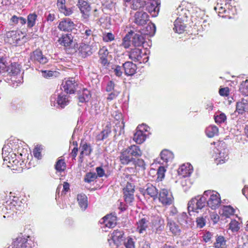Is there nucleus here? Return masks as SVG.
<instances>
[{"instance_id":"obj_1","label":"nucleus","mask_w":248,"mask_h":248,"mask_svg":"<svg viewBox=\"0 0 248 248\" xmlns=\"http://www.w3.org/2000/svg\"><path fill=\"white\" fill-rule=\"evenodd\" d=\"M142 155V152L139 146L131 145L122 150L119 158L121 164L127 165L133 162L134 157L138 158Z\"/></svg>"},{"instance_id":"obj_2","label":"nucleus","mask_w":248,"mask_h":248,"mask_svg":"<svg viewBox=\"0 0 248 248\" xmlns=\"http://www.w3.org/2000/svg\"><path fill=\"white\" fill-rule=\"evenodd\" d=\"M3 205L7 213L13 214L24 211L27 204L22 203L18 197L14 196L12 199L10 198L6 201Z\"/></svg>"},{"instance_id":"obj_3","label":"nucleus","mask_w":248,"mask_h":248,"mask_svg":"<svg viewBox=\"0 0 248 248\" xmlns=\"http://www.w3.org/2000/svg\"><path fill=\"white\" fill-rule=\"evenodd\" d=\"M206 198L204 196H197L192 198L188 203V211L190 212H199V210L202 209L206 204Z\"/></svg>"},{"instance_id":"obj_4","label":"nucleus","mask_w":248,"mask_h":248,"mask_svg":"<svg viewBox=\"0 0 248 248\" xmlns=\"http://www.w3.org/2000/svg\"><path fill=\"white\" fill-rule=\"evenodd\" d=\"M204 196H209L206 203L210 208L216 210L218 208L221 204V201L219 194L217 192L208 190L204 192Z\"/></svg>"},{"instance_id":"obj_5","label":"nucleus","mask_w":248,"mask_h":248,"mask_svg":"<svg viewBox=\"0 0 248 248\" xmlns=\"http://www.w3.org/2000/svg\"><path fill=\"white\" fill-rule=\"evenodd\" d=\"M157 198L159 202L164 206L170 205L174 201L172 193L167 188H162L160 190Z\"/></svg>"},{"instance_id":"obj_6","label":"nucleus","mask_w":248,"mask_h":248,"mask_svg":"<svg viewBox=\"0 0 248 248\" xmlns=\"http://www.w3.org/2000/svg\"><path fill=\"white\" fill-rule=\"evenodd\" d=\"M229 5L227 3H225L223 5L222 3H217V5L214 7V10L218 15L224 18H232L234 15L233 12L228 7Z\"/></svg>"},{"instance_id":"obj_7","label":"nucleus","mask_w":248,"mask_h":248,"mask_svg":"<svg viewBox=\"0 0 248 248\" xmlns=\"http://www.w3.org/2000/svg\"><path fill=\"white\" fill-rule=\"evenodd\" d=\"M6 160L8 161L9 167H11L12 170L20 171L22 170L24 167V162L21 159L19 158V156L14 154L12 153L7 156Z\"/></svg>"},{"instance_id":"obj_8","label":"nucleus","mask_w":248,"mask_h":248,"mask_svg":"<svg viewBox=\"0 0 248 248\" xmlns=\"http://www.w3.org/2000/svg\"><path fill=\"white\" fill-rule=\"evenodd\" d=\"M135 186L131 183H127L123 188V197L124 202L129 205L134 200Z\"/></svg>"},{"instance_id":"obj_9","label":"nucleus","mask_w":248,"mask_h":248,"mask_svg":"<svg viewBox=\"0 0 248 248\" xmlns=\"http://www.w3.org/2000/svg\"><path fill=\"white\" fill-rule=\"evenodd\" d=\"M62 86L65 92L72 94L75 92L78 84L74 78H65L62 81Z\"/></svg>"},{"instance_id":"obj_10","label":"nucleus","mask_w":248,"mask_h":248,"mask_svg":"<svg viewBox=\"0 0 248 248\" xmlns=\"http://www.w3.org/2000/svg\"><path fill=\"white\" fill-rule=\"evenodd\" d=\"M145 125H139L136 128V131L134 134L133 140L137 144L142 143L146 139Z\"/></svg>"},{"instance_id":"obj_11","label":"nucleus","mask_w":248,"mask_h":248,"mask_svg":"<svg viewBox=\"0 0 248 248\" xmlns=\"http://www.w3.org/2000/svg\"><path fill=\"white\" fill-rule=\"evenodd\" d=\"M31 240L30 236L27 238L23 236H18L13 242L12 248H30Z\"/></svg>"},{"instance_id":"obj_12","label":"nucleus","mask_w":248,"mask_h":248,"mask_svg":"<svg viewBox=\"0 0 248 248\" xmlns=\"http://www.w3.org/2000/svg\"><path fill=\"white\" fill-rule=\"evenodd\" d=\"M77 6L84 19H88L91 13V7L89 3L84 0H78Z\"/></svg>"},{"instance_id":"obj_13","label":"nucleus","mask_w":248,"mask_h":248,"mask_svg":"<svg viewBox=\"0 0 248 248\" xmlns=\"http://www.w3.org/2000/svg\"><path fill=\"white\" fill-rule=\"evenodd\" d=\"M134 18V22L138 26H143L149 20V15L143 11L136 12Z\"/></svg>"},{"instance_id":"obj_14","label":"nucleus","mask_w":248,"mask_h":248,"mask_svg":"<svg viewBox=\"0 0 248 248\" xmlns=\"http://www.w3.org/2000/svg\"><path fill=\"white\" fill-rule=\"evenodd\" d=\"M30 60L34 63L38 62L43 64L48 62L46 57L43 55L42 51L39 49H37L31 53Z\"/></svg>"},{"instance_id":"obj_15","label":"nucleus","mask_w":248,"mask_h":248,"mask_svg":"<svg viewBox=\"0 0 248 248\" xmlns=\"http://www.w3.org/2000/svg\"><path fill=\"white\" fill-rule=\"evenodd\" d=\"M75 24L69 18H65L60 22L58 28L62 31L69 32L75 28Z\"/></svg>"},{"instance_id":"obj_16","label":"nucleus","mask_w":248,"mask_h":248,"mask_svg":"<svg viewBox=\"0 0 248 248\" xmlns=\"http://www.w3.org/2000/svg\"><path fill=\"white\" fill-rule=\"evenodd\" d=\"M166 228L173 235L178 236L181 234V229L180 226L174 220L168 217H167Z\"/></svg>"},{"instance_id":"obj_17","label":"nucleus","mask_w":248,"mask_h":248,"mask_svg":"<svg viewBox=\"0 0 248 248\" xmlns=\"http://www.w3.org/2000/svg\"><path fill=\"white\" fill-rule=\"evenodd\" d=\"M128 53L129 58L134 62L141 63L143 56H145L142 49L138 48L131 49Z\"/></svg>"},{"instance_id":"obj_18","label":"nucleus","mask_w":248,"mask_h":248,"mask_svg":"<svg viewBox=\"0 0 248 248\" xmlns=\"http://www.w3.org/2000/svg\"><path fill=\"white\" fill-rule=\"evenodd\" d=\"M78 55L82 58H85L93 53V49L89 44L81 43L78 48Z\"/></svg>"},{"instance_id":"obj_19","label":"nucleus","mask_w":248,"mask_h":248,"mask_svg":"<svg viewBox=\"0 0 248 248\" xmlns=\"http://www.w3.org/2000/svg\"><path fill=\"white\" fill-rule=\"evenodd\" d=\"M177 172L181 177H188L193 172V167L189 163L183 164L178 168Z\"/></svg>"},{"instance_id":"obj_20","label":"nucleus","mask_w":248,"mask_h":248,"mask_svg":"<svg viewBox=\"0 0 248 248\" xmlns=\"http://www.w3.org/2000/svg\"><path fill=\"white\" fill-rule=\"evenodd\" d=\"M100 223L106 227L113 228L117 224V217L112 214L107 215L101 219Z\"/></svg>"},{"instance_id":"obj_21","label":"nucleus","mask_w":248,"mask_h":248,"mask_svg":"<svg viewBox=\"0 0 248 248\" xmlns=\"http://www.w3.org/2000/svg\"><path fill=\"white\" fill-rule=\"evenodd\" d=\"M19 40H20L19 34L16 31L6 32L4 38L5 42L12 45L17 44Z\"/></svg>"},{"instance_id":"obj_22","label":"nucleus","mask_w":248,"mask_h":248,"mask_svg":"<svg viewBox=\"0 0 248 248\" xmlns=\"http://www.w3.org/2000/svg\"><path fill=\"white\" fill-rule=\"evenodd\" d=\"M132 163L134 165V168L132 167H128L125 169V170H127L128 171H130V170H133L135 172L136 170L143 171L146 169L145 161L141 158L136 159V157H134Z\"/></svg>"},{"instance_id":"obj_23","label":"nucleus","mask_w":248,"mask_h":248,"mask_svg":"<svg viewBox=\"0 0 248 248\" xmlns=\"http://www.w3.org/2000/svg\"><path fill=\"white\" fill-rule=\"evenodd\" d=\"M164 220L161 217H157L152 221V229L155 233H159L164 228Z\"/></svg>"},{"instance_id":"obj_24","label":"nucleus","mask_w":248,"mask_h":248,"mask_svg":"<svg viewBox=\"0 0 248 248\" xmlns=\"http://www.w3.org/2000/svg\"><path fill=\"white\" fill-rule=\"evenodd\" d=\"M123 67L125 74L128 76L134 75L136 73L137 69L136 64L133 63L132 62H126L123 63Z\"/></svg>"},{"instance_id":"obj_25","label":"nucleus","mask_w":248,"mask_h":248,"mask_svg":"<svg viewBox=\"0 0 248 248\" xmlns=\"http://www.w3.org/2000/svg\"><path fill=\"white\" fill-rule=\"evenodd\" d=\"M236 111L240 114L248 112V99L242 98L236 103Z\"/></svg>"},{"instance_id":"obj_26","label":"nucleus","mask_w":248,"mask_h":248,"mask_svg":"<svg viewBox=\"0 0 248 248\" xmlns=\"http://www.w3.org/2000/svg\"><path fill=\"white\" fill-rule=\"evenodd\" d=\"M65 0H57V6L59 11L65 16H69L72 15L73 11L71 8H68L66 6Z\"/></svg>"},{"instance_id":"obj_27","label":"nucleus","mask_w":248,"mask_h":248,"mask_svg":"<svg viewBox=\"0 0 248 248\" xmlns=\"http://www.w3.org/2000/svg\"><path fill=\"white\" fill-rule=\"evenodd\" d=\"M124 232L122 230H115L112 233V240L116 245V248L121 244L124 240Z\"/></svg>"},{"instance_id":"obj_28","label":"nucleus","mask_w":248,"mask_h":248,"mask_svg":"<svg viewBox=\"0 0 248 248\" xmlns=\"http://www.w3.org/2000/svg\"><path fill=\"white\" fill-rule=\"evenodd\" d=\"M159 3L157 1L153 0L149 3L146 7V10L150 13L153 17L157 16L159 11Z\"/></svg>"},{"instance_id":"obj_29","label":"nucleus","mask_w":248,"mask_h":248,"mask_svg":"<svg viewBox=\"0 0 248 248\" xmlns=\"http://www.w3.org/2000/svg\"><path fill=\"white\" fill-rule=\"evenodd\" d=\"M219 152L216 154V157L215 158L216 163L218 164H221L225 162L228 159V151L225 148L221 149Z\"/></svg>"},{"instance_id":"obj_30","label":"nucleus","mask_w":248,"mask_h":248,"mask_svg":"<svg viewBox=\"0 0 248 248\" xmlns=\"http://www.w3.org/2000/svg\"><path fill=\"white\" fill-rule=\"evenodd\" d=\"M108 51L106 46H103L100 48L98 52L99 61L100 63L105 66L109 64L108 60Z\"/></svg>"},{"instance_id":"obj_31","label":"nucleus","mask_w":248,"mask_h":248,"mask_svg":"<svg viewBox=\"0 0 248 248\" xmlns=\"http://www.w3.org/2000/svg\"><path fill=\"white\" fill-rule=\"evenodd\" d=\"M148 218L144 217L140 218L137 222V231L140 233H143L148 228Z\"/></svg>"},{"instance_id":"obj_32","label":"nucleus","mask_w":248,"mask_h":248,"mask_svg":"<svg viewBox=\"0 0 248 248\" xmlns=\"http://www.w3.org/2000/svg\"><path fill=\"white\" fill-rule=\"evenodd\" d=\"M146 186V188L144 195L146 194L152 197L154 200L156 199L157 198L159 192L156 187L149 183L147 184Z\"/></svg>"},{"instance_id":"obj_33","label":"nucleus","mask_w":248,"mask_h":248,"mask_svg":"<svg viewBox=\"0 0 248 248\" xmlns=\"http://www.w3.org/2000/svg\"><path fill=\"white\" fill-rule=\"evenodd\" d=\"M69 97V95L64 94L63 93H61L58 95L57 103L61 108H63L69 104L70 101Z\"/></svg>"},{"instance_id":"obj_34","label":"nucleus","mask_w":248,"mask_h":248,"mask_svg":"<svg viewBox=\"0 0 248 248\" xmlns=\"http://www.w3.org/2000/svg\"><path fill=\"white\" fill-rule=\"evenodd\" d=\"M21 66L17 62L12 63L8 67L7 71L11 76H15L19 74L21 71Z\"/></svg>"},{"instance_id":"obj_35","label":"nucleus","mask_w":248,"mask_h":248,"mask_svg":"<svg viewBox=\"0 0 248 248\" xmlns=\"http://www.w3.org/2000/svg\"><path fill=\"white\" fill-rule=\"evenodd\" d=\"M59 44L65 47L70 46L73 42L71 34H63L58 40Z\"/></svg>"},{"instance_id":"obj_36","label":"nucleus","mask_w":248,"mask_h":248,"mask_svg":"<svg viewBox=\"0 0 248 248\" xmlns=\"http://www.w3.org/2000/svg\"><path fill=\"white\" fill-rule=\"evenodd\" d=\"M81 148V152L80 153L79 158H82L84 155H89L91 154L92 149L90 144H87L86 142H81L80 144Z\"/></svg>"},{"instance_id":"obj_37","label":"nucleus","mask_w":248,"mask_h":248,"mask_svg":"<svg viewBox=\"0 0 248 248\" xmlns=\"http://www.w3.org/2000/svg\"><path fill=\"white\" fill-rule=\"evenodd\" d=\"M144 42L145 39L141 34L136 33L132 38V44L135 46H140Z\"/></svg>"},{"instance_id":"obj_38","label":"nucleus","mask_w":248,"mask_h":248,"mask_svg":"<svg viewBox=\"0 0 248 248\" xmlns=\"http://www.w3.org/2000/svg\"><path fill=\"white\" fill-rule=\"evenodd\" d=\"M77 201L80 207L85 210L88 207V199L85 194H80L77 195Z\"/></svg>"},{"instance_id":"obj_39","label":"nucleus","mask_w":248,"mask_h":248,"mask_svg":"<svg viewBox=\"0 0 248 248\" xmlns=\"http://www.w3.org/2000/svg\"><path fill=\"white\" fill-rule=\"evenodd\" d=\"M55 169L59 172L64 171L66 170V164L65 162L64 159L62 158V157H59L56 162Z\"/></svg>"},{"instance_id":"obj_40","label":"nucleus","mask_w":248,"mask_h":248,"mask_svg":"<svg viewBox=\"0 0 248 248\" xmlns=\"http://www.w3.org/2000/svg\"><path fill=\"white\" fill-rule=\"evenodd\" d=\"M160 155L161 159L166 163L171 161L173 158V154L168 150H163Z\"/></svg>"},{"instance_id":"obj_41","label":"nucleus","mask_w":248,"mask_h":248,"mask_svg":"<svg viewBox=\"0 0 248 248\" xmlns=\"http://www.w3.org/2000/svg\"><path fill=\"white\" fill-rule=\"evenodd\" d=\"M91 97L90 91L87 89L84 88L82 91V94L78 96L79 101L81 103L88 102Z\"/></svg>"},{"instance_id":"obj_42","label":"nucleus","mask_w":248,"mask_h":248,"mask_svg":"<svg viewBox=\"0 0 248 248\" xmlns=\"http://www.w3.org/2000/svg\"><path fill=\"white\" fill-rule=\"evenodd\" d=\"M111 132V131L110 127L108 125L106 126L105 128L103 129L101 132L97 136V140H104L107 139L108 137V135L110 134Z\"/></svg>"},{"instance_id":"obj_43","label":"nucleus","mask_w":248,"mask_h":248,"mask_svg":"<svg viewBox=\"0 0 248 248\" xmlns=\"http://www.w3.org/2000/svg\"><path fill=\"white\" fill-rule=\"evenodd\" d=\"M146 5V1L143 0H132L131 8L134 10L143 8Z\"/></svg>"},{"instance_id":"obj_44","label":"nucleus","mask_w":248,"mask_h":248,"mask_svg":"<svg viewBox=\"0 0 248 248\" xmlns=\"http://www.w3.org/2000/svg\"><path fill=\"white\" fill-rule=\"evenodd\" d=\"M206 135L209 138H213L218 132V128L215 125H209L205 130Z\"/></svg>"},{"instance_id":"obj_45","label":"nucleus","mask_w":248,"mask_h":248,"mask_svg":"<svg viewBox=\"0 0 248 248\" xmlns=\"http://www.w3.org/2000/svg\"><path fill=\"white\" fill-rule=\"evenodd\" d=\"M235 209L231 205L224 206L222 209V215L226 217H230L233 215Z\"/></svg>"},{"instance_id":"obj_46","label":"nucleus","mask_w":248,"mask_h":248,"mask_svg":"<svg viewBox=\"0 0 248 248\" xmlns=\"http://www.w3.org/2000/svg\"><path fill=\"white\" fill-rule=\"evenodd\" d=\"M174 26L173 30L179 34L183 33L185 30L186 26L184 24L177 20L175 21Z\"/></svg>"},{"instance_id":"obj_47","label":"nucleus","mask_w":248,"mask_h":248,"mask_svg":"<svg viewBox=\"0 0 248 248\" xmlns=\"http://www.w3.org/2000/svg\"><path fill=\"white\" fill-rule=\"evenodd\" d=\"M37 15L35 13L30 14L27 17V26L29 28H32L35 25Z\"/></svg>"},{"instance_id":"obj_48","label":"nucleus","mask_w":248,"mask_h":248,"mask_svg":"<svg viewBox=\"0 0 248 248\" xmlns=\"http://www.w3.org/2000/svg\"><path fill=\"white\" fill-rule=\"evenodd\" d=\"M239 91L243 95L248 96V80L247 79L240 84Z\"/></svg>"},{"instance_id":"obj_49","label":"nucleus","mask_w":248,"mask_h":248,"mask_svg":"<svg viewBox=\"0 0 248 248\" xmlns=\"http://www.w3.org/2000/svg\"><path fill=\"white\" fill-rule=\"evenodd\" d=\"M214 245L216 248H225L226 241L224 237L222 236H218L216 239Z\"/></svg>"},{"instance_id":"obj_50","label":"nucleus","mask_w":248,"mask_h":248,"mask_svg":"<svg viewBox=\"0 0 248 248\" xmlns=\"http://www.w3.org/2000/svg\"><path fill=\"white\" fill-rule=\"evenodd\" d=\"M133 33L132 31L128 32L123 39L122 46L125 49L128 48L130 46V35Z\"/></svg>"},{"instance_id":"obj_51","label":"nucleus","mask_w":248,"mask_h":248,"mask_svg":"<svg viewBox=\"0 0 248 248\" xmlns=\"http://www.w3.org/2000/svg\"><path fill=\"white\" fill-rule=\"evenodd\" d=\"M43 150L42 145H37L33 150V154L34 156L38 159L42 158L41 153Z\"/></svg>"},{"instance_id":"obj_52","label":"nucleus","mask_w":248,"mask_h":248,"mask_svg":"<svg viewBox=\"0 0 248 248\" xmlns=\"http://www.w3.org/2000/svg\"><path fill=\"white\" fill-rule=\"evenodd\" d=\"M97 178V175L95 172H88L84 177V181L90 183L94 181Z\"/></svg>"},{"instance_id":"obj_53","label":"nucleus","mask_w":248,"mask_h":248,"mask_svg":"<svg viewBox=\"0 0 248 248\" xmlns=\"http://www.w3.org/2000/svg\"><path fill=\"white\" fill-rule=\"evenodd\" d=\"M166 171V170L163 166H160L157 171V177L156 180L157 181H161L165 177V173Z\"/></svg>"},{"instance_id":"obj_54","label":"nucleus","mask_w":248,"mask_h":248,"mask_svg":"<svg viewBox=\"0 0 248 248\" xmlns=\"http://www.w3.org/2000/svg\"><path fill=\"white\" fill-rule=\"evenodd\" d=\"M102 39L103 41L105 42H109L115 39V36L111 32H107L103 33Z\"/></svg>"},{"instance_id":"obj_55","label":"nucleus","mask_w":248,"mask_h":248,"mask_svg":"<svg viewBox=\"0 0 248 248\" xmlns=\"http://www.w3.org/2000/svg\"><path fill=\"white\" fill-rule=\"evenodd\" d=\"M239 223L236 220H232L229 224V229L233 232H237L239 229Z\"/></svg>"},{"instance_id":"obj_56","label":"nucleus","mask_w":248,"mask_h":248,"mask_svg":"<svg viewBox=\"0 0 248 248\" xmlns=\"http://www.w3.org/2000/svg\"><path fill=\"white\" fill-rule=\"evenodd\" d=\"M126 248H135V242L131 237H128L126 241L124 243Z\"/></svg>"},{"instance_id":"obj_57","label":"nucleus","mask_w":248,"mask_h":248,"mask_svg":"<svg viewBox=\"0 0 248 248\" xmlns=\"http://www.w3.org/2000/svg\"><path fill=\"white\" fill-rule=\"evenodd\" d=\"M8 67L5 59L1 57L0 58V73H4L7 71Z\"/></svg>"},{"instance_id":"obj_58","label":"nucleus","mask_w":248,"mask_h":248,"mask_svg":"<svg viewBox=\"0 0 248 248\" xmlns=\"http://www.w3.org/2000/svg\"><path fill=\"white\" fill-rule=\"evenodd\" d=\"M226 120V116L224 113H220L218 115L215 116V121L216 123L221 124L224 122Z\"/></svg>"},{"instance_id":"obj_59","label":"nucleus","mask_w":248,"mask_h":248,"mask_svg":"<svg viewBox=\"0 0 248 248\" xmlns=\"http://www.w3.org/2000/svg\"><path fill=\"white\" fill-rule=\"evenodd\" d=\"M120 92L117 91H113L108 93L107 100L108 101H111L115 99L119 95Z\"/></svg>"},{"instance_id":"obj_60","label":"nucleus","mask_w":248,"mask_h":248,"mask_svg":"<svg viewBox=\"0 0 248 248\" xmlns=\"http://www.w3.org/2000/svg\"><path fill=\"white\" fill-rule=\"evenodd\" d=\"M218 92L222 96H228L230 93V89L228 87L221 88L219 89Z\"/></svg>"},{"instance_id":"obj_61","label":"nucleus","mask_w":248,"mask_h":248,"mask_svg":"<svg viewBox=\"0 0 248 248\" xmlns=\"http://www.w3.org/2000/svg\"><path fill=\"white\" fill-rule=\"evenodd\" d=\"M114 87H115L114 82L112 80H110L108 82V83L106 85V91L107 92H111L113 91H115L114 90Z\"/></svg>"},{"instance_id":"obj_62","label":"nucleus","mask_w":248,"mask_h":248,"mask_svg":"<svg viewBox=\"0 0 248 248\" xmlns=\"http://www.w3.org/2000/svg\"><path fill=\"white\" fill-rule=\"evenodd\" d=\"M197 226L200 228H202L205 225V219L202 217H198L196 220Z\"/></svg>"},{"instance_id":"obj_63","label":"nucleus","mask_w":248,"mask_h":248,"mask_svg":"<svg viewBox=\"0 0 248 248\" xmlns=\"http://www.w3.org/2000/svg\"><path fill=\"white\" fill-rule=\"evenodd\" d=\"M93 31L89 28H87L85 30L84 35L86 36V38H88L90 37V39H91V37H93L94 36Z\"/></svg>"},{"instance_id":"obj_64","label":"nucleus","mask_w":248,"mask_h":248,"mask_svg":"<svg viewBox=\"0 0 248 248\" xmlns=\"http://www.w3.org/2000/svg\"><path fill=\"white\" fill-rule=\"evenodd\" d=\"M211 237H212V234L209 232H206L202 236L203 240L205 242H208L210 241L211 240Z\"/></svg>"}]
</instances>
